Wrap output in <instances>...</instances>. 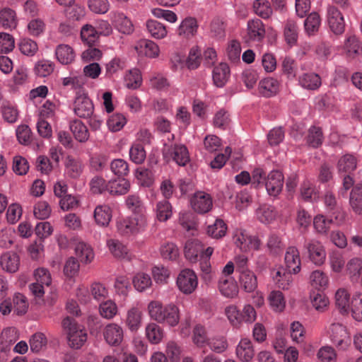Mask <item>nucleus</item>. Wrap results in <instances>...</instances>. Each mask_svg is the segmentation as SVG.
<instances>
[{
  "label": "nucleus",
  "instance_id": "obj_1",
  "mask_svg": "<svg viewBox=\"0 0 362 362\" xmlns=\"http://www.w3.org/2000/svg\"><path fill=\"white\" fill-rule=\"evenodd\" d=\"M148 309L151 319L158 323L175 327L179 322V309L174 304L163 306L158 301H151L148 305Z\"/></svg>",
  "mask_w": 362,
  "mask_h": 362
},
{
  "label": "nucleus",
  "instance_id": "obj_2",
  "mask_svg": "<svg viewBox=\"0 0 362 362\" xmlns=\"http://www.w3.org/2000/svg\"><path fill=\"white\" fill-rule=\"evenodd\" d=\"M62 327L67 334L69 346L74 349H79L87 340L86 330L71 317H65Z\"/></svg>",
  "mask_w": 362,
  "mask_h": 362
},
{
  "label": "nucleus",
  "instance_id": "obj_3",
  "mask_svg": "<svg viewBox=\"0 0 362 362\" xmlns=\"http://www.w3.org/2000/svg\"><path fill=\"white\" fill-rule=\"evenodd\" d=\"M329 336L332 344L339 349L345 351L351 344L347 328L340 323H332L329 328Z\"/></svg>",
  "mask_w": 362,
  "mask_h": 362
},
{
  "label": "nucleus",
  "instance_id": "obj_4",
  "mask_svg": "<svg viewBox=\"0 0 362 362\" xmlns=\"http://www.w3.org/2000/svg\"><path fill=\"white\" fill-rule=\"evenodd\" d=\"M74 112L80 118L90 117L94 113L93 101L83 90L77 92L74 102Z\"/></svg>",
  "mask_w": 362,
  "mask_h": 362
},
{
  "label": "nucleus",
  "instance_id": "obj_5",
  "mask_svg": "<svg viewBox=\"0 0 362 362\" xmlns=\"http://www.w3.org/2000/svg\"><path fill=\"white\" fill-rule=\"evenodd\" d=\"M327 21L330 30L335 35H341L345 30V21L341 11L334 6L327 9Z\"/></svg>",
  "mask_w": 362,
  "mask_h": 362
},
{
  "label": "nucleus",
  "instance_id": "obj_6",
  "mask_svg": "<svg viewBox=\"0 0 362 362\" xmlns=\"http://www.w3.org/2000/svg\"><path fill=\"white\" fill-rule=\"evenodd\" d=\"M192 209L197 213L204 214L209 212L213 206L211 196L204 192L198 191L190 197Z\"/></svg>",
  "mask_w": 362,
  "mask_h": 362
},
{
  "label": "nucleus",
  "instance_id": "obj_7",
  "mask_svg": "<svg viewBox=\"0 0 362 362\" xmlns=\"http://www.w3.org/2000/svg\"><path fill=\"white\" fill-rule=\"evenodd\" d=\"M197 276L189 269L181 271L177 278V285L180 291L185 294H191L194 292L197 287Z\"/></svg>",
  "mask_w": 362,
  "mask_h": 362
},
{
  "label": "nucleus",
  "instance_id": "obj_8",
  "mask_svg": "<svg viewBox=\"0 0 362 362\" xmlns=\"http://www.w3.org/2000/svg\"><path fill=\"white\" fill-rule=\"evenodd\" d=\"M304 248L307 250L308 257L316 265L324 263L326 252L323 245L317 240H311L304 243Z\"/></svg>",
  "mask_w": 362,
  "mask_h": 362
},
{
  "label": "nucleus",
  "instance_id": "obj_9",
  "mask_svg": "<svg viewBox=\"0 0 362 362\" xmlns=\"http://www.w3.org/2000/svg\"><path fill=\"white\" fill-rule=\"evenodd\" d=\"M157 160H149L147 166H140L136 170V177L142 187H150L154 183L153 168Z\"/></svg>",
  "mask_w": 362,
  "mask_h": 362
},
{
  "label": "nucleus",
  "instance_id": "obj_10",
  "mask_svg": "<svg viewBox=\"0 0 362 362\" xmlns=\"http://www.w3.org/2000/svg\"><path fill=\"white\" fill-rule=\"evenodd\" d=\"M134 49L139 56L151 59L157 58L160 54L159 46L148 39H141L137 41Z\"/></svg>",
  "mask_w": 362,
  "mask_h": 362
},
{
  "label": "nucleus",
  "instance_id": "obj_11",
  "mask_svg": "<svg viewBox=\"0 0 362 362\" xmlns=\"http://www.w3.org/2000/svg\"><path fill=\"white\" fill-rule=\"evenodd\" d=\"M284 185V175L279 170H272L267 175L265 187L270 196L276 197L280 194Z\"/></svg>",
  "mask_w": 362,
  "mask_h": 362
},
{
  "label": "nucleus",
  "instance_id": "obj_12",
  "mask_svg": "<svg viewBox=\"0 0 362 362\" xmlns=\"http://www.w3.org/2000/svg\"><path fill=\"white\" fill-rule=\"evenodd\" d=\"M266 30L263 22L255 18L249 20L247 24V37L252 42H261L265 37Z\"/></svg>",
  "mask_w": 362,
  "mask_h": 362
},
{
  "label": "nucleus",
  "instance_id": "obj_13",
  "mask_svg": "<svg viewBox=\"0 0 362 362\" xmlns=\"http://www.w3.org/2000/svg\"><path fill=\"white\" fill-rule=\"evenodd\" d=\"M110 18L116 29L125 35L132 34L134 28L132 21L123 13L114 11L110 13Z\"/></svg>",
  "mask_w": 362,
  "mask_h": 362
},
{
  "label": "nucleus",
  "instance_id": "obj_14",
  "mask_svg": "<svg viewBox=\"0 0 362 362\" xmlns=\"http://www.w3.org/2000/svg\"><path fill=\"white\" fill-rule=\"evenodd\" d=\"M103 337L105 341L109 345L114 346H119L123 340V329L117 324H108L104 328Z\"/></svg>",
  "mask_w": 362,
  "mask_h": 362
},
{
  "label": "nucleus",
  "instance_id": "obj_15",
  "mask_svg": "<svg viewBox=\"0 0 362 362\" xmlns=\"http://www.w3.org/2000/svg\"><path fill=\"white\" fill-rule=\"evenodd\" d=\"M204 245L198 239H189L187 240L184 247V254L187 259L192 262H196L199 256L203 258Z\"/></svg>",
  "mask_w": 362,
  "mask_h": 362
},
{
  "label": "nucleus",
  "instance_id": "obj_16",
  "mask_svg": "<svg viewBox=\"0 0 362 362\" xmlns=\"http://www.w3.org/2000/svg\"><path fill=\"white\" fill-rule=\"evenodd\" d=\"M286 269L294 274L300 271L301 261L298 250L294 247H288L284 257Z\"/></svg>",
  "mask_w": 362,
  "mask_h": 362
},
{
  "label": "nucleus",
  "instance_id": "obj_17",
  "mask_svg": "<svg viewBox=\"0 0 362 362\" xmlns=\"http://www.w3.org/2000/svg\"><path fill=\"white\" fill-rule=\"evenodd\" d=\"M230 68L226 63H220L216 66L212 71L214 84L217 88H223L230 78Z\"/></svg>",
  "mask_w": 362,
  "mask_h": 362
},
{
  "label": "nucleus",
  "instance_id": "obj_18",
  "mask_svg": "<svg viewBox=\"0 0 362 362\" xmlns=\"http://www.w3.org/2000/svg\"><path fill=\"white\" fill-rule=\"evenodd\" d=\"M198 24L196 18L187 17L183 19L177 28L179 36L189 39L194 36L197 32Z\"/></svg>",
  "mask_w": 362,
  "mask_h": 362
},
{
  "label": "nucleus",
  "instance_id": "obj_19",
  "mask_svg": "<svg viewBox=\"0 0 362 362\" xmlns=\"http://www.w3.org/2000/svg\"><path fill=\"white\" fill-rule=\"evenodd\" d=\"M239 281L240 286L247 293H252L257 288V279L250 269L240 270Z\"/></svg>",
  "mask_w": 362,
  "mask_h": 362
},
{
  "label": "nucleus",
  "instance_id": "obj_20",
  "mask_svg": "<svg viewBox=\"0 0 362 362\" xmlns=\"http://www.w3.org/2000/svg\"><path fill=\"white\" fill-rule=\"evenodd\" d=\"M54 54L57 61L63 65L71 64L76 58V53L74 49L66 44L57 45Z\"/></svg>",
  "mask_w": 362,
  "mask_h": 362
},
{
  "label": "nucleus",
  "instance_id": "obj_21",
  "mask_svg": "<svg viewBox=\"0 0 362 362\" xmlns=\"http://www.w3.org/2000/svg\"><path fill=\"white\" fill-rule=\"evenodd\" d=\"M18 23L16 12L9 7L0 9V25L4 29H16Z\"/></svg>",
  "mask_w": 362,
  "mask_h": 362
},
{
  "label": "nucleus",
  "instance_id": "obj_22",
  "mask_svg": "<svg viewBox=\"0 0 362 362\" xmlns=\"http://www.w3.org/2000/svg\"><path fill=\"white\" fill-rule=\"evenodd\" d=\"M2 269L9 273H15L18 270L20 258L16 252H7L0 258Z\"/></svg>",
  "mask_w": 362,
  "mask_h": 362
},
{
  "label": "nucleus",
  "instance_id": "obj_23",
  "mask_svg": "<svg viewBox=\"0 0 362 362\" xmlns=\"http://www.w3.org/2000/svg\"><path fill=\"white\" fill-rule=\"evenodd\" d=\"M279 82L274 78H266L259 83L258 90L261 95L269 98L276 95L279 90Z\"/></svg>",
  "mask_w": 362,
  "mask_h": 362
},
{
  "label": "nucleus",
  "instance_id": "obj_24",
  "mask_svg": "<svg viewBox=\"0 0 362 362\" xmlns=\"http://www.w3.org/2000/svg\"><path fill=\"white\" fill-rule=\"evenodd\" d=\"M112 209L108 205L103 204L97 206L94 210L95 223L100 226H107L111 221L112 216Z\"/></svg>",
  "mask_w": 362,
  "mask_h": 362
},
{
  "label": "nucleus",
  "instance_id": "obj_25",
  "mask_svg": "<svg viewBox=\"0 0 362 362\" xmlns=\"http://www.w3.org/2000/svg\"><path fill=\"white\" fill-rule=\"evenodd\" d=\"M147 32L154 39H164L168 35L166 26L158 21L150 19L146 22Z\"/></svg>",
  "mask_w": 362,
  "mask_h": 362
},
{
  "label": "nucleus",
  "instance_id": "obj_26",
  "mask_svg": "<svg viewBox=\"0 0 362 362\" xmlns=\"http://www.w3.org/2000/svg\"><path fill=\"white\" fill-rule=\"evenodd\" d=\"M130 189V182L124 178L113 179L109 180L108 193L113 196L127 194Z\"/></svg>",
  "mask_w": 362,
  "mask_h": 362
},
{
  "label": "nucleus",
  "instance_id": "obj_27",
  "mask_svg": "<svg viewBox=\"0 0 362 362\" xmlns=\"http://www.w3.org/2000/svg\"><path fill=\"white\" fill-rule=\"evenodd\" d=\"M299 85L308 90H316L321 86L320 76L313 72L305 73L298 77Z\"/></svg>",
  "mask_w": 362,
  "mask_h": 362
},
{
  "label": "nucleus",
  "instance_id": "obj_28",
  "mask_svg": "<svg viewBox=\"0 0 362 362\" xmlns=\"http://www.w3.org/2000/svg\"><path fill=\"white\" fill-rule=\"evenodd\" d=\"M237 356L243 361H250L255 355L252 342L248 339H243L236 348Z\"/></svg>",
  "mask_w": 362,
  "mask_h": 362
},
{
  "label": "nucleus",
  "instance_id": "obj_29",
  "mask_svg": "<svg viewBox=\"0 0 362 362\" xmlns=\"http://www.w3.org/2000/svg\"><path fill=\"white\" fill-rule=\"evenodd\" d=\"M218 290L223 296L230 298L238 293V285L233 279L221 278L218 282Z\"/></svg>",
  "mask_w": 362,
  "mask_h": 362
},
{
  "label": "nucleus",
  "instance_id": "obj_30",
  "mask_svg": "<svg viewBox=\"0 0 362 362\" xmlns=\"http://www.w3.org/2000/svg\"><path fill=\"white\" fill-rule=\"evenodd\" d=\"M349 204L354 213L362 214V185H355L349 194Z\"/></svg>",
  "mask_w": 362,
  "mask_h": 362
},
{
  "label": "nucleus",
  "instance_id": "obj_31",
  "mask_svg": "<svg viewBox=\"0 0 362 362\" xmlns=\"http://www.w3.org/2000/svg\"><path fill=\"white\" fill-rule=\"evenodd\" d=\"M75 254L80 262L83 264H89L94 258V253L91 247L83 243H78L74 248Z\"/></svg>",
  "mask_w": 362,
  "mask_h": 362
},
{
  "label": "nucleus",
  "instance_id": "obj_32",
  "mask_svg": "<svg viewBox=\"0 0 362 362\" xmlns=\"http://www.w3.org/2000/svg\"><path fill=\"white\" fill-rule=\"evenodd\" d=\"M165 158H189L187 148L183 144L165 146L163 149Z\"/></svg>",
  "mask_w": 362,
  "mask_h": 362
},
{
  "label": "nucleus",
  "instance_id": "obj_33",
  "mask_svg": "<svg viewBox=\"0 0 362 362\" xmlns=\"http://www.w3.org/2000/svg\"><path fill=\"white\" fill-rule=\"evenodd\" d=\"M266 246L269 255L274 256L282 253L285 247L281 238L276 233L269 234Z\"/></svg>",
  "mask_w": 362,
  "mask_h": 362
},
{
  "label": "nucleus",
  "instance_id": "obj_34",
  "mask_svg": "<svg viewBox=\"0 0 362 362\" xmlns=\"http://www.w3.org/2000/svg\"><path fill=\"white\" fill-rule=\"evenodd\" d=\"M142 313L136 308H131L127 315L126 325L132 332H136L141 324Z\"/></svg>",
  "mask_w": 362,
  "mask_h": 362
},
{
  "label": "nucleus",
  "instance_id": "obj_35",
  "mask_svg": "<svg viewBox=\"0 0 362 362\" xmlns=\"http://www.w3.org/2000/svg\"><path fill=\"white\" fill-rule=\"evenodd\" d=\"M321 25V18L318 13L312 12L306 18L304 22L305 33L308 35H315Z\"/></svg>",
  "mask_w": 362,
  "mask_h": 362
},
{
  "label": "nucleus",
  "instance_id": "obj_36",
  "mask_svg": "<svg viewBox=\"0 0 362 362\" xmlns=\"http://www.w3.org/2000/svg\"><path fill=\"white\" fill-rule=\"evenodd\" d=\"M298 26L293 20H288L284 25V35L285 40L290 46L294 45L298 40Z\"/></svg>",
  "mask_w": 362,
  "mask_h": 362
},
{
  "label": "nucleus",
  "instance_id": "obj_37",
  "mask_svg": "<svg viewBox=\"0 0 362 362\" xmlns=\"http://www.w3.org/2000/svg\"><path fill=\"white\" fill-rule=\"evenodd\" d=\"M253 10L255 14L264 19L269 18L273 13V10L268 0H255Z\"/></svg>",
  "mask_w": 362,
  "mask_h": 362
},
{
  "label": "nucleus",
  "instance_id": "obj_38",
  "mask_svg": "<svg viewBox=\"0 0 362 362\" xmlns=\"http://www.w3.org/2000/svg\"><path fill=\"white\" fill-rule=\"evenodd\" d=\"M146 335L151 344H157L163 337V331L158 325L151 322L146 327Z\"/></svg>",
  "mask_w": 362,
  "mask_h": 362
},
{
  "label": "nucleus",
  "instance_id": "obj_39",
  "mask_svg": "<svg viewBox=\"0 0 362 362\" xmlns=\"http://www.w3.org/2000/svg\"><path fill=\"white\" fill-rule=\"evenodd\" d=\"M70 129L75 139L80 142H85L88 139L89 133L86 126L81 121L76 120L70 124Z\"/></svg>",
  "mask_w": 362,
  "mask_h": 362
},
{
  "label": "nucleus",
  "instance_id": "obj_40",
  "mask_svg": "<svg viewBox=\"0 0 362 362\" xmlns=\"http://www.w3.org/2000/svg\"><path fill=\"white\" fill-rule=\"evenodd\" d=\"M349 295L345 289H339L335 294V304L342 315L348 313Z\"/></svg>",
  "mask_w": 362,
  "mask_h": 362
},
{
  "label": "nucleus",
  "instance_id": "obj_41",
  "mask_svg": "<svg viewBox=\"0 0 362 362\" xmlns=\"http://www.w3.org/2000/svg\"><path fill=\"white\" fill-rule=\"evenodd\" d=\"M125 86L129 89H136L141 85V75L137 69L129 70L124 76Z\"/></svg>",
  "mask_w": 362,
  "mask_h": 362
},
{
  "label": "nucleus",
  "instance_id": "obj_42",
  "mask_svg": "<svg viewBox=\"0 0 362 362\" xmlns=\"http://www.w3.org/2000/svg\"><path fill=\"white\" fill-rule=\"evenodd\" d=\"M82 41L88 45H93L99 37V33L91 25H84L81 30Z\"/></svg>",
  "mask_w": 362,
  "mask_h": 362
},
{
  "label": "nucleus",
  "instance_id": "obj_43",
  "mask_svg": "<svg viewBox=\"0 0 362 362\" xmlns=\"http://www.w3.org/2000/svg\"><path fill=\"white\" fill-rule=\"evenodd\" d=\"M225 313L233 327H239L243 323L242 311L235 305H229L226 308Z\"/></svg>",
  "mask_w": 362,
  "mask_h": 362
},
{
  "label": "nucleus",
  "instance_id": "obj_44",
  "mask_svg": "<svg viewBox=\"0 0 362 362\" xmlns=\"http://www.w3.org/2000/svg\"><path fill=\"white\" fill-rule=\"evenodd\" d=\"M13 313L17 315H24L28 308V303L25 296L21 293H16L13 299Z\"/></svg>",
  "mask_w": 362,
  "mask_h": 362
},
{
  "label": "nucleus",
  "instance_id": "obj_45",
  "mask_svg": "<svg viewBox=\"0 0 362 362\" xmlns=\"http://www.w3.org/2000/svg\"><path fill=\"white\" fill-rule=\"evenodd\" d=\"M192 340L194 344L199 347H204L209 342L205 328L201 325H197L193 329Z\"/></svg>",
  "mask_w": 362,
  "mask_h": 362
},
{
  "label": "nucleus",
  "instance_id": "obj_46",
  "mask_svg": "<svg viewBox=\"0 0 362 362\" xmlns=\"http://www.w3.org/2000/svg\"><path fill=\"white\" fill-rule=\"evenodd\" d=\"M333 223L332 219L327 218L325 216L318 214L313 219V226L318 233L326 234Z\"/></svg>",
  "mask_w": 362,
  "mask_h": 362
},
{
  "label": "nucleus",
  "instance_id": "obj_47",
  "mask_svg": "<svg viewBox=\"0 0 362 362\" xmlns=\"http://www.w3.org/2000/svg\"><path fill=\"white\" fill-rule=\"evenodd\" d=\"M29 342L30 350L33 352L38 353L46 347L47 339L43 333L37 332L31 337Z\"/></svg>",
  "mask_w": 362,
  "mask_h": 362
},
{
  "label": "nucleus",
  "instance_id": "obj_48",
  "mask_svg": "<svg viewBox=\"0 0 362 362\" xmlns=\"http://www.w3.org/2000/svg\"><path fill=\"white\" fill-rule=\"evenodd\" d=\"M323 141L322 132L320 127H311L308 130L307 143L314 148L318 147Z\"/></svg>",
  "mask_w": 362,
  "mask_h": 362
},
{
  "label": "nucleus",
  "instance_id": "obj_49",
  "mask_svg": "<svg viewBox=\"0 0 362 362\" xmlns=\"http://www.w3.org/2000/svg\"><path fill=\"white\" fill-rule=\"evenodd\" d=\"M227 230L226 224L221 219L216 220L213 225L207 228L208 234L214 238H220L226 235Z\"/></svg>",
  "mask_w": 362,
  "mask_h": 362
},
{
  "label": "nucleus",
  "instance_id": "obj_50",
  "mask_svg": "<svg viewBox=\"0 0 362 362\" xmlns=\"http://www.w3.org/2000/svg\"><path fill=\"white\" fill-rule=\"evenodd\" d=\"M107 245L112 254L117 258H125L128 254L127 247L117 240H109Z\"/></svg>",
  "mask_w": 362,
  "mask_h": 362
},
{
  "label": "nucleus",
  "instance_id": "obj_51",
  "mask_svg": "<svg viewBox=\"0 0 362 362\" xmlns=\"http://www.w3.org/2000/svg\"><path fill=\"white\" fill-rule=\"evenodd\" d=\"M108 185L109 181L106 182L102 177L95 176L90 180V190L94 194H101L106 192H108Z\"/></svg>",
  "mask_w": 362,
  "mask_h": 362
},
{
  "label": "nucleus",
  "instance_id": "obj_52",
  "mask_svg": "<svg viewBox=\"0 0 362 362\" xmlns=\"http://www.w3.org/2000/svg\"><path fill=\"white\" fill-rule=\"evenodd\" d=\"M127 123L125 117L120 113H116L111 115L107 121L109 129L112 132H118L121 130Z\"/></svg>",
  "mask_w": 362,
  "mask_h": 362
},
{
  "label": "nucleus",
  "instance_id": "obj_53",
  "mask_svg": "<svg viewBox=\"0 0 362 362\" xmlns=\"http://www.w3.org/2000/svg\"><path fill=\"white\" fill-rule=\"evenodd\" d=\"M134 288L139 291H143L151 285L150 276L145 273L136 274L132 280Z\"/></svg>",
  "mask_w": 362,
  "mask_h": 362
},
{
  "label": "nucleus",
  "instance_id": "obj_54",
  "mask_svg": "<svg viewBox=\"0 0 362 362\" xmlns=\"http://www.w3.org/2000/svg\"><path fill=\"white\" fill-rule=\"evenodd\" d=\"M27 30L30 35L38 37L44 33L45 23L40 18H33L28 22Z\"/></svg>",
  "mask_w": 362,
  "mask_h": 362
},
{
  "label": "nucleus",
  "instance_id": "obj_55",
  "mask_svg": "<svg viewBox=\"0 0 362 362\" xmlns=\"http://www.w3.org/2000/svg\"><path fill=\"white\" fill-rule=\"evenodd\" d=\"M54 69V64L49 60H40L35 66L36 74L40 77H46L50 75Z\"/></svg>",
  "mask_w": 362,
  "mask_h": 362
},
{
  "label": "nucleus",
  "instance_id": "obj_56",
  "mask_svg": "<svg viewBox=\"0 0 362 362\" xmlns=\"http://www.w3.org/2000/svg\"><path fill=\"white\" fill-rule=\"evenodd\" d=\"M292 272L289 271L284 272L281 273L280 271H277L276 272L275 276H274V280L279 288L282 289H288L291 283L292 282Z\"/></svg>",
  "mask_w": 362,
  "mask_h": 362
},
{
  "label": "nucleus",
  "instance_id": "obj_57",
  "mask_svg": "<svg viewBox=\"0 0 362 362\" xmlns=\"http://www.w3.org/2000/svg\"><path fill=\"white\" fill-rule=\"evenodd\" d=\"M80 264L78 260L70 257L67 259L64 267V274L66 277L72 278L78 274Z\"/></svg>",
  "mask_w": 362,
  "mask_h": 362
},
{
  "label": "nucleus",
  "instance_id": "obj_58",
  "mask_svg": "<svg viewBox=\"0 0 362 362\" xmlns=\"http://www.w3.org/2000/svg\"><path fill=\"white\" fill-rule=\"evenodd\" d=\"M259 220L264 223H269L276 218V212L271 206H264L257 210Z\"/></svg>",
  "mask_w": 362,
  "mask_h": 362
},
{
  "label": "nucleus",
  "instance_id": "obj_59",
  "mask_svg": "<svg viewBox=\"0 0 362 362\" xmlns=\"http://www.w3.org/2000/svg\"><path fill=\"white\" fill-rule=\"evenodd\" d=\"M19 49L25 55L33 56L37 51V43L29 38H24L19 43Z\"/></svg>",
  "mask_w": 362,
  "mask_h": 362
},
{
  "label": "nucleus",
  "instance_id": "obj_60",
  "mask_svg": "<svg viewBox=\"0 0 362 362\" xmlns=\"http://www.w3.org/2000/svg\"><path fill=\"white\" fill-rule=\"evenodd\" d=\"M88 8L97 14H105L110 9L108 0H88Z\"/></svg>",
  "mask_w": 362,
  "mask_h": 362
},
{
  "label": "nucleus",
  "instance_id": "obj_61",
  "mask_svg": "<svg viewBox=\"0 0 362 362\" xmlns=\"http://www.w3.org/2000/svg\"><path fill=\"white\" fill-rule=\"evenodd\" d=\"M161 256L166 259L175 260L179 256V249L173 243H168L160 248Z\"/></svg>",
  "mask_w": 362,
  "mask_h": 362
},
{
  "label": "nucleus",
  "instance_id": "obj_62",
  "mask_svg": "<svg viewBox=\"0 0 362 362\" xmlns=\"http://www.w3.org/2000/svg\"><path fill=\"white\" fill-rule=\"evenodd\" d=\"M204 146L205 149L211 153L218 151L221 146V140L217 136L209 134L205 136L204 139Z\"/></svg>",
  "mask_w": 362,
  "mask_h": 362
},
{
  "label": "nucleus",
  "instance_id": "obj_63",
  "mask_svg": "<svg viewBox=\"0 0 362 362\" xmlns=\"http://www.w3.org/2000/svg\"><path fill=\"white\" fill-rule=\"evenodd\" d=\"M362 269V259L358 257H354L350 259L346 264V270L351 279L359 276L360 272Z\"/></svg>",
  "mask_w": 362,
  "mask_h": 362
},
{
  "label": "nucleus",
  "instance_id": "obj_64",
  "mask_svg": "<svg viewBox=\"0 0 362 362\" xmlns=\"http://www.w3.org/2000/svg\"><path fill=\"white\" fill-rule=\"evenodd\" d=\"M352 317L357 321H362V297H354L351 303Z\"/></svg>",
  "mask_w": 362,
  "mask_h": 362
}]
</instances>
